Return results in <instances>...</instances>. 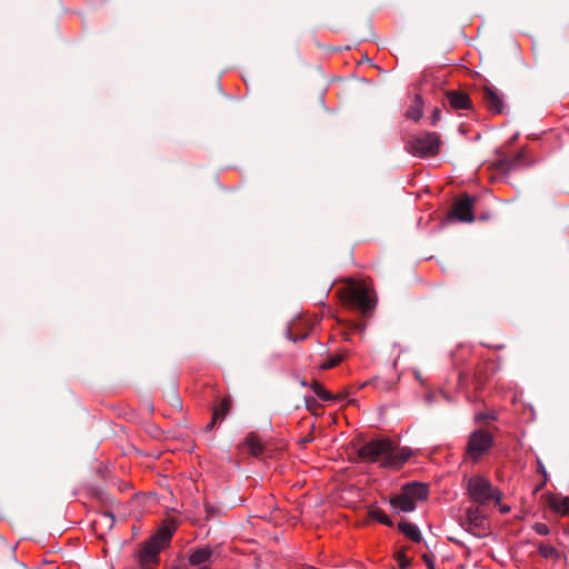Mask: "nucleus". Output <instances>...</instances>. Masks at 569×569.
Listing matches in <instances>:
<instances>
[{
    "instance_id": "nucleus-18",
    "label": "nucleus",
    "mask_w": 569,
    "mask_h": 569,
    "mask_svg": "<svg viewBox=\"0 0 569 569\" xmlns=\"http://www.w3.org/2000/svg\"><path fill=\"white\" fill-rule=\"evenodd\" d=\"M406 117L415 121H418L422 117V99L420 96H416L412 106H410L406 112Z\"/></svg>"
},
{
    "instance_id": "nucleus-3",
    "label": "nucleus",
    "mask_w": 569,
    "mask_h": 569,
    "mask_svg": "<svg viewBox=\"0 0 569 569\" xmlns=\"http://www.w3.org/2000/svg\"><path fill=\"white\" fill-rule=\"evenodd\" d=\"M341 297L347 303L362 312H368L376 306L372 289L365 281H349L348 284L341 290Z\"/></svg>"
},
{
    "instance_id": "nucleus-23",
    "label": "nucleus",
    "mask_w": 569,
    "mask_h": 569,
    "mask_svg": "<svg viewBox=\"0 0 569 569\" xmlns=\"http://www.w3.org/2000/svg\"><path fill=\"white\" fill-rule=\"evenodd\" d=\"M396 561L400 569H406L410 566V559L402 551L396 553Z\"/></svg>"
},
{
    "instance_id": "nucleus-11",
    "label": "nucleus",
    "mask_w": 569,
    "mask_h": 569,
    "mask_svg": "<svg viewBox=\"0 0 569 569\" xmlns=\"http://www.w3.org/2000/svg\"><path fill=\"white\" fill-rule=\"evenodd\" d=\"M547 503L558 515L565 516L569 513V497L549 493L547 496Z\"/></svg>"
},
{
    "instance_id": "nucleus-14",
    "label": "nucleus",
    "mask_w": 569,
    "mask_h": 569,
    "mask_svg": "<svg viewBox=\"0 0 569 569\" xmlns=\"http://www.w3.org/2000/svg\"><path fill=\"white\" fill-rule=\"evenodd\" d=\"M212 555L213 550L210 547L206 546L193 550L189 555L188 560L191 566H201L206 562L211 561Z\"/></svg>"
},
{
    "instance_id": "nucleus-7",
    "label": "nucleus",
    "mask_w": 569,
    "mask_h": 569,
    "mask_svg": "<svg viewBox=\"0 0 569 569\" xmlns=\"http://www.w3.org/2000/svg\"><path fill=\"white\" fill-rule=\"evenodd\" d=\"M475 199L465 194L460 197L452 207L451 216L462 222H472L475 216L472 212Z\"/></svg>"
},
{
    "instance_id": "nucleus-12",
    "label": "nucleus",
    "mask_w": 569,
    "mask_h": 569,
    "mask_svg": "<svg viewBox=\"0 0 569 569\" xmlns=\"http://www.w3.org/2000/svg\"><path fill=\"white\" fill-rule=\"evenodd\" d=\"M447 99L450 107L455 110H466L471 108V100L468 94L460 91H449Z\"/></svg>"
},
{
    "instance_id": "nucleus-4",
    "label": "nucleus",
    "mask_w": 569,
    "mask_h": 569,
    "mask_svg": "<svg viewBox=\"0 0 569 569\" xmlns=\"http://www.w3.org/2000/svg\"><path fill=\"white\" fill-rule=\"evenodd\" d=\"M467 488L471 499L478 505H486L490 501L499 503L501 500L500 490L481 476L469 478Z\"/></svg>"
},
{
    "instance_id": "nucleus-28",
    "label": "nucleus",
    "mask_w": 569,
    "mask_h": 569,
    "mask_svg": "<svg viewBox=\"0 0 569 569\" xmlns=\"http://www.w3.org/2000/svg\"><path fill=\"white\" fill-rule=\"evenodd\" d=\"M501 511H502V512H507V511H509V508L503 507V508H501Z\"/></svg>"
},
{
    "instance_id": "nucleus-29",
    "label": "nucleus",
    "mask_w": 569,
    "mask_h": 569,
    "mask_svg": "<svg viewBox=\"0 0 569 569\" xmlns=\"http://www.w3.org/2000/svg\"><path fill=\"white\" fill-rule=\"evenodd\" d=\"M288 337H289V339H292V336L290 332L288 333ZM293 340H296V338H293Z\"/></svg>"
},
{
    "instance_id": "nucleus-26",
    "label": "nucleus",
    "mask_w": 569,
    "mask_h": 569,
    "mask_svg": "<svg viewBox=\"0 0 569 569\" xmlns=\"http://www.w3.org/2000/svg\"><path fill=\"white\" fill-rule=\"evenodd\" d=\"M475 419L477 422H481L487 419H495V416L492 413H477Z\"/></svg>"
},
{
    "instance_id": "nucleus-22",
    "label": "nucleus",
    "mask_w": 569,
    "mask_h": 569,
    "mask_svg": "<svg viewBox=\"0 0 569 569\" xmlns=\"http://www.w3.org/2000/svg\"><path fill=\"white\" fill-rule=\"evenodd\" d=\"M313 392L321 399V400H330L331 399V396L330 393L319 383H315L313 387Z\"/></svg>"
},
{
    "instance_id": "nucleus-1",
    "label": "nucleus",
    "mask_w": 569,
    "mask_h": 569,
    "mask_svg": "<svg viewBox=\"0 0 569 569\" xmlns=\"http://www.w3.org/2000/svg\"><path fill=\"white\" fill-rule=\"evenodd\" d=\"M359 456L380 467L398 470L409 460L411 450L398 448L389 439H377L365 443L359 449Z\"/></svg>"
},
{
    "instance_id": "nucleus-8",
    "label": "nucleus",
    "mask_w": 569,
    "mask_h": 569,
    "mask_svg": "<svg viewBox=\"0 0 569 569\" xmlns=\"http://www.w3.org/2000/svg\"><path fill=\"white\" fill-rule=\"evenodd\" d=\"M482 99L487 108L493 113H501L503 101L499 93L491 87L486 86L482 90Z\"/></svg>"
},
{
    "instance_id": "nucleus-10",
    "label": "nucleus",
    "mask_w": 569,
    "mask_h": 569,
    "mask_svg": "<svg viewBox=\"0 0 569 569\" xmlns=\"http://www.w3.org/2000/svg\"><path fill=\"white\" fill-rule=\"evenodd\" d=\"M402 491L415 502L427 499L429 490L425 483L411 482L402 487Z\"/></svg>"
},
{
    "instance_id": "nucleus-2",
    "label": "nucleus",
    "mask_w": 569,
    "mask_h": 569,
    "mask_svg": "<svg viewBox=\"0 0 569 569\" xmlns=\"http://www.w3.org/2000/svg\"><path fill=\"white\" fill-rule=\"evenodd\" d=\"M174 531V523H163L152 537L140 545L136 553L140 569L156 568L159 563L160 552L169 546Z\"/></svg>"
},
{
    "instance_id": "nucleus-17",
    "label": "nucleus",
    "mask_w": 569,
    "mask_h": 569,
    "mask_svg": "<svg viewBox=\"0 0 569 569\" xmlns=\"http://www.w3.org/2000/svg\"><path fill=\"white\" fill-rule=\"evenodd\" d=\"M243 446L249 450L252 456H259L262 453L261 440L253 433L248 435L244 439Z\"/></svg>"
},
{
    "instance_id": "nucleus-21",
    "label": "nucleus",
    "mask_w": 569,
    "mask_h": 569,
    "mask_svg": "<svg viewBox=\"0 0 569 569\" xmlns=\"http://www.w3.org/2000/svg\"><path fill=\"white\" fill-rule=\"evenodd\" d=\"M345 357H346V355L343 352L337 353V355L332 356L331 358L327 359L321 365V368L322 369H331V368L336 367L337 365H339L345 359Z\"/></svg>"
},
{
    "instance_id": "nucleus-16",
    "label": "nucleus",
    "mask_w": 569,
    "mask_h": 569,
    "mask_svg": "<svg viewBox=\"0 0 569 569\" xmlns=\"http://www.w3.org/2000/svg\"><path fill=\"white\" fill-rule=\"evenodd\" d=\"M398 528L406 537L415 542H419L422 538L419 528L412 522L400 521Z\"/></svg>"
},
{
    "instance_id": "nucleus-15",
    "label": "nucleus",
    "mask_w": 569,
    "mask_h": 569,
    "mask_svg": "<svg viewBox=\"0 0 569 569\" xmlns=\"http://www.w3.org/2000/svg\"><path fill=\"white\" fill-rule=\"evenodd\" d=\"M231 408V402L229 399L224 398L221 400L218 407L214 408L212 413V419L208 425V429H212L218 420H222Z\"/></svg>"
},
{
    "instance_id": "nucleus-25",
    "label": "nucleus",
    "mask_w": 569,
    "mask_h": 569,
    "mask_svg": "<svg viewBox=\"0 0 569 569\" xmlns=\"http://www.w3.org/2000/svg\"><path fill=\"white\" fill-rule=\"evenodd\" d=\"M422 559H423V562L426 563V566H427V568H428V569H436V568H435V560H433V556L425 553V555L422 556Z\"/></svg>"
},
{
    "instance_id": "nucleus-27",
    "label": "nucleus",
    "mask_w": 569,
    "mask_h": 569,
    "mask_svg": "<svg viewBox=\"0 0 569 569\" xmlns=\"http://www.w3.org/2000/svg\"><path fill=\"white\" fill-rule=\"evenodd\" d=\"M441 119V110L439 108H435L431 116L432 124L437 123Z\"/></svg>"
},
{
    "instance_id": "nucleus-19",
    "label": "nucleus",
    "mask_w": 569,
    "mask_h": 569,
    "mask_svg": "<svg viewBox=\"0 0 569 569\" xmlns=\"http://www.w3.org/2000/svg\"><path fill=\"white\" fill-rule=\"evenodd\" d=\"M368 515L371 519L386 525V526H392V521L390 518L385 513V511L378 507H370L368 510Z\"/></svg>"
},
{
    "instance_id": "nucleus-6",
    "label": "nucleus",
    "mask_w": 569,
    "mask_h": 569,
    "mask_svg": "<svg viewBox=\"0 0 569 569\" xmlns=\"http://www.w3.org/2000/svg\"><path fill=\"white\" fill-rule=\"evenodd\" d=\"M493 445V436L491 432L485 429H477L469 436L466 457L469 460L478 461L483 455H486Z\"/></svg>"
},
{
    "instance_id": "nucleus-13",
    "label": "nucleus",
    "mask_w": 569,
    "mask_h": 569,
    "mask_svg": "<svg viewBox=\"0 0 569 569\" xmlns=\"http://www.w3.org/2000/svg\"><path fill=\"white\" fill-rule=\"evenodd\" d=\"M393 509L402 512H411L415 510V502L401 490V492L390 499Z\"/></svg>"
},
{
    "instance_id": "nucleus-9",
    "label": "nucleus",
    "mask_w": 569,
    "mask_h": 569,
    "mask_svg": "<svg viewBox=\"0 0 569 569\" xmlns=\"http://www.w3.org/2000/svg\"><path fill=\"white\" fill-rule=\"evenodd\" d=\"M467 521L471 529L478 530V531H485L486 530V523L487 519L479 506L477 507H470L467 510L466 513Z\"/></svg>"
},
{
    "instance_id": "nucleus-24",
    "label": "nucleus",
    "mask_w": 569,
    "mask_h": 569,
    "mask_svg": "<svg viewBox=\"0 0 569 569\" xmlns=\"http://www.w3.org/2000/svg\"><path fill=\"white\" fill-rule=\"evenodd\" d=\"M535 531L540 536H547L550 533V529L546 523L537 522L533 526Z\"/></svg>"
},
{
    "instance_id": "nucleus-20",
    "label": "nucleus",
    "mask_w": 569,
    "mask_h": 569,
    "mask_svg": "<svg viewBox=\"0 0 569 569\" xmlns=\"http://www.w3.org/2000/svg\"><path fill=\"white\" fill-rule=\"evenodd\" d=\"M539 553L546 559H558L560 553L551 545L541 543L538 547Z\"/></svg>"
},
{
    "instance_id": "nucleus-5",
    "label": "nucleus",
    "mask_w": 569,
    "mask_h": 569,
    "mask_svg": "<svg viewBox=\"0 0 569 569\" xmlns=\"http://www.w3.org/2000/svg\"><path fill=\"white\" fill-rule=\"evenodd\" d=\"M440 147V137L436 132H423L412 137L407 143V150L416 157L436 156Z\"/></svg>"
}]
</instances>
